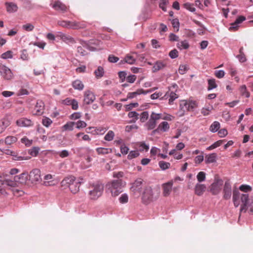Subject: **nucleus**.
<instances>
[{
	"mask_svg": "<svg viewBox=\"0 0 253 253\" xmlns=\"http://www.w3.org/2000/svg\"><path fill=\"white\" fill-rule=\"evenodd\" d=\"M126 182L122 179L113 180L107 184L108 190L113 197H117L123 192V188L126 186Z\"/></svg>",
	"mask_w": 253,
	"mask_h": 253,
	"instance_id": "nucleus-1",
	"label": "nucleus"
},
{
	"mask_svg": "<svg viewBox=\"0 0 253 253\" xmlns=\"http://www.w3.org/2000/svg\"><path fill=\"white\" fill-rule=\"evenodd\" d=\"M242 203L240 212H246L248 210L251 214L253 213V197H249L247 194H243L241 197Z\"/></svg>",
	"mask_w": 253,
	"mask_h": 253,
	"instance_id": "nucleus-2",
	"label": "nucleus"
},
{
	"mask_svg": "<svg viewBox=\"0 0 253 253\" xmlns=\"http://www.w3.org/2000/svg\"><path fill=\"white\" fill-rule=\"evenodd\" d=\"M88 192L89 199L92 200H96L102 195L104 186L100 183L93 184L90 186Z\"/></svg>",
	"mask_w": 253,
	"mask_h": 253,
	"instance_id": "nucleus-3",
	"label": "nucleus"
},
{
	"mask_svg": "<svg viewBox=\"0 0 253 253\" xmlns=\"http://www.w3.org/2000/svg\"><path fill=\"white\" fill-rule=\"evenodd\" d=\"M197 101L193 100H182L180 102L179 107L182 112L180 115L182 116L185 111H193L198 107Z\"/></svg>",
	"mask_w": 253,
	"mask_h": 253,
	"instance_id": "nucleus-4",
	"label": "nucleus"
},
{
	"mask_svg": "<svg viewBox=\"0 0 253 253\" xmlns=\"http://www.w3.org/2000/svg\"><path fill=\"white\" fill-rule=\"evenodd\" d=\"M142 202L147 205L153 202L156 198H154L153 189L151 187H146L142 195Z\"/></svg>",
	"mask_w": 253,
	"mask_h": 253,
	"instance_id": "nucleus-5",
	"label": "nucleus"
},
{
	"mask_svg": "<svg viewBox=\"0 0 253 253\" xmlns=\"http://www.w3.org/2000/svg\"><path fill=\"white\" fill-rule=\"evenodd\" d=\"M162 119V114L152 112L149 121L145 124L148 130L153 129L156 126L157 121Z\"/></svg>",
	"mask_w": 253,
	"mask_h": 253,
	"instance_id": "nucleus-6",
	"label": "nucleus"
},
{
	"mask_svg": "<svg viewBox=\"0 0 253 253\" xmlns=\"http://www.w3.org/2000/svg\"><path fill=\"white\" fill-rule=\"evenodd\" d=\"M143 180L141 178L136 179L131 183L130 190L134 195L140 194L142 188Z\"/></svg>",
	"mask_w": 253,
	"mask_h": 253,
	"instance_id": "nucleus-7",
	"label": "nucleus"
},
{
	"mask_svg": "<svg viewBox=\"0 0 253 253\" xmlns=\"http://www.w3.org/2000/svg\"><path fill=\"white\" fill-rule=\"evenodd\" d=\"M51 6L56 11L65 13L69 10V6L66 5L60 0H55L50 4Z\"/></svg>",
	"mask_w": 253,
	"mask_h": 253,
	"instance_id": "nucleus-8",
	"label": "nucleus"
},
{
	"mask_svg": "<svg viewBox=\"0 0 253 253\" xmlns=\"http://www.w3.org/2000/svg\"><path fill=\"white\" fill-rule=\"evenodd\" d=\"M0 73L2 78L6 80H10L13 77L11 70L4 65H0Z\"/></svg>",
	"mask_w": 253,
	"mask_h": 253,
	"instance_id": "nucleus-9",
	"label": "nucleus"
},
{
	"mask_svg": "<svg viewBox=\"0 0 253 253\" xmlns=\"http://www.w3.org/2000/svg\"><path fill=\"white\" fill-rule=\"evenodd\" d=\"M28 176L32 183H36L41 180V171L38 169H34L30 171Z\"/></svg>",
	"mask_w": 253,
	"mask_h": 253,
	"instance_id": "nucleus-10",
	"label": "nucleus"
},
{
	"mask_svg": "<svg viewBox=\"0 0 253 253\" xmlns=\"http://www.w3.org/2000/svg\"><path fill=\"white\" fill-rule=\"evenodd\" d=\"M96 99L94 93L90 90H86L84 93V103L89 105Z\"/></svg>",
	"mask_w": 253,
	"mask_h": 253,
	"instance_id": "nucleus-11",
	"label": "nucleus"
},
{
	"mask_svg": "<svg viewBox=\"0 0 253 253\" xmlns=\"http://www.w3.org/2000/svg\"><path fill=\"white\" fill-rule=\"evenodd\" d=\"M223 181L219 179H216L211 185L210 191L213 195L218 194L221 190Z\"/></svg>",
	"mask_w": 253,
	"mask_h": 253,
	"instance_id": "nucleus-12",
	"label": "nucleus"
},
{
	"mask_svg": "<svg viewBox=\"0 0 253 253\" xmlns=\"http://www.w3.org/2000/svg\"><path fill=\"white\" fill-rule=\"evenodd\" d=\"M14 185H15V183L13 181L8 182V181H6L3 182L0 180V197H5L7 194V191L8 189L5 188V186L9 185L13 186Z\"/></svg>",
	"mask_w": 253,
	"mask_h": 253,
	"instance_id": "nucleus-13",
	"label": "nucleus"
},
{
	"mask_svg": "<svg viewBox=\"0 0 253 253\" xmlns=\"http://www.w3.org/2000/svg\"><path fill=\"white\" fill-rule=\"evenodd\" d=\"M87 23L84 21H70L69 29L74 30L84 29L87 27Z\"/></svg>",
	"mask_w": 253,
	"mask_h": 253,
	"instance_id": "nucleus-14",
	"label": "nucleus"
},
{
	"mask_svg": "<svg viewBox=\"0 0 253 253\" xmlns=\"http://www.w3.org/2000/svg\"><path fill=\"white\" fill-rule=\"evenodd\" d=\"M232 194L231 185L228 180L225 182L223 188V198L228 200L231 198Z\"/></svg>",
	"mask_w": 253,
	"mask_h": 253,
	"instance_id": "nucleus-15",
	"label": "nucleus"
},
{
	"mask_svg": "<svg viewBox=\"0 0 253 253\" xmlns=\"http://www.w3.org/2000/svg\"><path fill=\"white\" fill-rule=\"evenodd\" d=\"M173 182L172 181L165 183L162 185L163 195L164 197L169 196L171 191Z\"/></svg>",
	"mask_w": 253,
	"mask_h": 253,
	"instance_id": "nucleus-16",
	"label": "nucleus"
},
{
	"mask_svg": "<svg viewBox=\"0 0 253 253\" xmlns=\"http://www.w3.org/2000/svg\"><path fill=\"white\" fill-rule=\"evenodd\" d=\"M28 174L26 172L21 173L19 175L15 176L14 179L15 182L19 183L21 184H26L28 179Z\"/></svg>",
	"mask_w": 253,
	"mask_h": 253,
	"instance_id": "nucleus-17",
	"label": "nucleus"
},
{
	"mask_svg": "<svg viewBox=\"0 0 253 253\" xmlns=\"http://www.w3.org/2000/svg\"><path fill=\"white\" fill-rule=\"evenodd\" d=\"M16 124L19 126L21 127H28L33 125V123L31 120L25 118L18 120L16 121Z\"/></svg>",
	"mask_w": 253,
	"mask_h": 253,
	"instance_id": "nucleus-18",
	"label": "nucleus"
},
{
	"mask_svg": "<svg viewBox=\"0 0 253 253\" xmlns=\"http://www.w3.org/2000/svg\"><path fill=\"white\" fill-rule=\"evenodd\" d=\"M246 20L245 17L243 16H240L238 17L235 21L232 23L231 25V26L230 27L229 30L230 31H235L238 30V25L240 23H241L242 22L245 21Z\"/></svg>",
	"mask_w": 253,
	"mask_h": 253,
	"instance_id": "nucleus-19",
	"label": "nucleus"
},
{
	"mask_svg": "<svg viewBox=\"0 0 253 253\" xmlns=\"http://www.w3.org/2000/svg\"><path fill=\"white\" fill-rule=\"evenodd\" d=\"M169 97V105L173 104V101L178 98V96L174 91H168L164 97H162L161 99H167Z\"/></svg>",
	"mask_w": 253,
	"mask_h": 253,
	"instance_id": "nucleus-20",
	"label": "nucleus"
},
{
	"mask_svg": "<svg viewBox=\"0 0 253 253\" xmlns=\"http://www.w3.org/2000/svg\"><path fill=\"white\" fill-rule=\"evenodd\" d=\"M80 181L78 180L74 182L73 184H72L69 187L71 192L73 194H76L79 191L80 185L83 182V179L82 178H80Z\"/></svg>",
	"mask_w": 253,
	"mask_h": 253,
	"instance_id": "nucleus-21",
	"label": "nucleus"
},
{
	"mask_svg": "<svg viewBox=\"0 0 253 253\" xmlns=\"http://www.w3.org/2000/svg\"><path fill=\"white\" fill-rule=\"evenodd\" d=\"M89 130L91 131L94 134L101 135L104 134L107 130L108 128L104 127H89L87 128Z\"/></svg>",
	"mask_w": 253,
	"mask_h": 253,
	"instance_id": "nucleus-22",
	"label": "nucleus"
},
{
	"mask_svg": "<svg viewBox=\"0 0 253 253\" xmlns=\"http://www.w3.org/2000/svg\"><path fill=\"white\" fill-rule=\"evenodd\" d=\"M44 104L42 101H38L35 106L34 111L35 114L36 115H41L43 112Z\"/></svg>",
	"mask_w": 253,
	"mask_h": 253,
	"instance_id": "nucleus-23",
	"label": "nucleus"
},
{
	"mask_svg": "<svg viewBox=\"0 0 253 253\" xmlns=\"http://www.w3.org/2000/svg\"><path fill=\"white\" fill-rule=\"evenodd\" d=\"M57 37H59L61 40L67 43H74L75 42L73 38L65 34L60 33L57 35Z\"/></svg>",
	"mask_w": 253,
	"mask_h": 253,
	"instance_id": "nucleus-24",
	"label": "nucleus"
},
{
	"mask_svg": "<svg viewBox=\"0 0 253 253\" xmlns=\"http://www.w3.org/2000/svg\"><path fill=\"white\" fill-rule=\"evenodd\" d=\"M241 195L238 190H234L233 193V201L235 207L239 206Z\"/></svg>",
	"mask_w": 253,
	"mask_h": 253,
	"instance_id": "nucleus-25",
	"label": "nucleus"
},
{
	"mask_svg": "<svg viewBox=\"0 0 253 253\" xmlns=\"http://www.w3.org/2000/svg\"><path fill=\"white\" fill-rule=\"evenodd\" d=\"M7 12L9 13H13L17 11L18 6L17 4L12 2H6L5 3Z\"/></svg>",
	"mask_w": 253,
	"mask_h": 253,
	"instance_id": "nucleus-26",
	"label": "nucleus"
},
{
	"mask_svg": "<svg viewBox=\"0 0 253 253\" xmlns=\"http://www.w3.org/2000/svg\"><path fill=\"white\" fill-rule=\"evenodd\" d=\"M166 65L167 63L165 61L161 60L157 61L154 64L152 68V71L153 72H156L164 68L166 66Z\"/></svg>",
	"mask_w": 253,
	"mask_h": 253,
	"instance_id": "nucleus-27",
	"label": "nucleus"
},
{
	"mask_svg": "<svg viewBox=\"0 0 253 253\" xmlns=\"http://www.w3.org/2000/svg\"><path fill=\"white\" fill-rule=\"evenodd\" d=\"M76 181V178L73 176H70L65 178L61 182L62 186L69 187L72 184Z\"/></svg>",
	"mask_w": 253,
	"mask_h": 253,
	"instance_id": "nucleus-28",
	"label": "nucleus"
},
{
	"mask_svg": "<svg viewBox=\"0 0 253 253\" xmlns=\"http://www.w3.org/2000/svg\"><path fill=\"white\" fill-rule=\"evenodd\" d=\"M206 186L204 184H197L195 188V194L198 196L202 195L205 191Z\"/></svg>",
	"mask_w": 253,
	"mask_h": 253,
	"instance_id": "nucleus-29",
	"label": "nucleus"
},
{
	"mask_svg": "<svg viewBox=\"0 0 253 253\" xmlns=\"http://www.w3.org/2000/svg\"><path fill=\"white\" fill-rule=\"evenodd\" d=\"M216 158L217 155L214 153L207 155L205 156V163L208 164L214 163L216 162Z\"/></svg>",
	"mask_w": 253,
	"mask_h": 253,
	"instance_id": "nucleus-30",
	"label": "nucleus"
},
{
	"mask_svg": "<svg viewBox=\"0 0 253 253\" xmlns=\"http://www.w3.org/2000/svg\"><path fill=\"white\" fill-rule=\"evenodd\" d=\"M72 86L75 89L82 90L84 88V84L80 80H76L73 82Z\"/></svg>",
	"mask_w": 253,
	"mask_h": 253,
	"instance_id": "nucleus-31",
	"label": "nucleus"
},
{
	"mask_svg": "<svg viewBox=\"0 0 253 253\" xmlns=\"http://www.w3.org/2000/svg\"><path fill=\"white\" fill-rule=\"evenodd\" d=\"M239 91L242 96L249 98L250 96V93L247 90L246 85H242L239 88Z\"/></svg>",
	"mask_w": 253,
	"mask_h": 253,
	"instance_id": "nucleus-32",
	"label": "nucleus"
},
{
	"mask_svg": "<svg viewBox=\"0 0 253 253\" xmlns=\"http://www.w3.org/2000/svg\"><path fill=\"white\" fill-rule=\"evenodd\" d=\"M169 128V123L167 122H163L160 124L159 125L157 129L156 130H160L163 131H167Z\"/></svg>",
	"mask_w": 253,
	"mask_h": 253,
	"instance_id": "nucleus-33",
	"label": "nucleus"
},
{
	"mask_svg": "<svg viewBox=\"0 0 253 253\" xmlns=\"http://www.w3.org/2000/svg\"><path fill=\"white\" fill-rule=\"evenodd\" d=\"M143 89L140 88L136 90V91L129 92L127 95V99H132L135 97L137 95L143 94Z\"/></svg>",
	"mask_w": 253,
	"mask_h": 253,
	"instance_id": "nucleus-34",
	"label": "nucleus"
},
{
	"mask_svg": "<svg viewBox=\"0 0 253 253\" xmlns=\"http://www.w3.org/2000/svg\"><path fill=\"white\" fill-rule=\"evenodd\" d=\"M17 138L14 136H8L4 139V143L7 145H11L17 141Z\"/></svg>",
	"mask_w": 253,
	"mask_h": 253,
	"instance_id": "nucleus-35",
	"label": "nucleus"
},
{
	"mask_svg": "<svg viewBox=\"0 0 253 253\" xmlns=\"http://www.w3.org/2000/svg\"><path fill=\"white\" fill-rule=\"evenodd\" d=\"M96 151L98 155H105L112 152V149L106 148H97Z\"/></svg>",
	"mask_w": 253,
	"mask_h": 253,
	"instance_id": "nucleus-36",
	"label": "nucleus"
},
{
	"mask_svg": "<svg viewBox=\"0 0 253 253\" xmlns=\"http://www.w3.org/2000/svg\"><path fill=\"white\" fill-rule=\"evenodd\" d=\"M220 123L217 121H214L210 126V130L212 132H216L220 128Z\"/></svg>",
	"mask_w": 253,
	"mask_h": 253,
	"instance_id": "nucleus-37",
	"label": "nucleus"
},
{
	"mask_svg": "<svg viewBox=\"0 0 253 253\" xmlns=\"http://www.w3.org/2000/svg\"><path fill=\"white\" fill-rule=\"evenodd\" d=\"M75 124V122H69L67 123L65 125L62 126L63 130L67 131H72L74 129V126Z\"/></svg>",
	"mask_w": 253,
	"mask_h": 253,
	"instance_id": "nucleus-38",
	"label": "nucleus"
},
{
	"mask_svg": "<svg viewBox=\"0 0 253 253\" xmlns=\"http://www.w3.org/2000/svg\"><path fill=\"white\" fill-rule=\"evenodd\" d=\"M176 46L179 49H186L189 48V44L186 41H183L178 42Z\"/></svg>",
	"mask_w": 253,
	"mask_h": 253,
	"instance_id": "nucleus-39",
	"label": "nucleus"
},
{
	"mask_svg": "<svg viewBox=\"0 0 253 253\" xmlns=\"http://www.w3.org/2000/svg\"><path fill=\"white\" fill-rule=\"evenodd\" d=\"M135 61V59L132 55H127L126 56L124 61H121V62L127 63L129 64H133Z\"/></svg>",
	"mask_w": 253,
	"mask_h": 253,
	"instance_id": "nucleus-40",
	"label": "nucleus"
},
{
	"mask_svg": "<svg viewBox=\"0 0 253 253\" xmlns=\"http://www.w3.org/2000/svg\"><path fill=\"white\" fill-rule=\"evenodd\" d=\"M94 73L95 74V77L97 78H100L102 77H103V76L104 75V69L101 66H99L97 68V70H96L94 71Z\"/></svg>",
	"mask_w": 253,
	"mask_h": 253,
	"instance_id": "nucleus-41",
	"label": "nucleus"
},
{
	"mask_svg": "<svg viewBox=\"0 0 253 253\" xmlns=\"http://www.w3.org/2000/svg\"><path fill=\"white\" fill-rule=\"evenodd\" d=\"M208 89L209 90H211L213 88H215L217 85L216 84L215 80L214 79H209L208 81Z\"/></svg>",
	"mask_w": 253,
	"mask_h": 253,
	"instance_id": "nucleus-42",
	"label": "nucleus"
},
{
	"mask_svg": "<svg viewBox=\"0 0 253 253\" xmlns=\"http://www.w3.org/2000/svg\"><path fill=\"white\" fill-rule=\"evenodd\" d=\"M159 166L162 170H166L169 168L170 164L163 161L159 162Z\"/></svg>",
	"mask_w": 253,
	"mask_h": 253,
	"instance_id": "nucleus-43",
	"label": "nucleus"
},
{
	"mask_svg": "<svg viewBox=\"0 0 253 253\" xmlns=\"http://www.w3.org/2000/svg\"><path fill=\"white\" fill-rule=\"evenodd\" d=\"M52 124V121L49 118L43 117L42 124L45 127H49Z\"/></svg>",
	"mask_w": 253,
	"mask_h": 253,
	"instance_id": "nucleus-44",
	"label": "nucleus"
},
{
	"mask_svg": "<svg viewBox=\"0 0 253 253\" xmlns=\"http://www.w3.org/2000/svg\"><path fill=\"white\" fill-rule=\"evenodd\" d=\"M115 133L112 130H109L104 136V139L108 141H110L114 139Z\"/></svg>",
	"mask_w": 253,
	"mask_h": 253,
	"instance_id": "nucleus-45",
	"label": "nucleus"
},
{
	"mask_svg": "<svg viewBox=\"0 0 253 253\" xmlns=\"http://www.w3.org/2000/svg\"><path fill=\"white\" fill-rule=\"evenodd\" d=\"M119 201L121 204L127 203L128 201V196L127 194H123L119 198Z\"/></svg>",
	"mask_w": 253,
	"mask_h": 253,
	"instance_id": "nucleus-46",
	"label": "nucleus"
},
{
	"mask_svg": "<svg viewBox=\"0 0 253 253\" xmlns=\"http://www.w3.org/2000/svg\"><path fill=\"white\" fill-rule=\"evenodd\" d=\"M70 21L67 20H60L57 22L58 25L61 26L63 28L69 29L70 28Z\"/></svg>",
	"mask_w": 253,
	"mask_h": 253,
	"instance_id": "nucleus-47",
	"label": "nucleus"
},
{
	"mask_svg": "<svg viewBox=\"0 0 253 253\" xmlns=\"http://www.w3.org/2000/svg\"><path fill=\"white\" fill-rule=\"evenodd\" d=\"M206 173L204 171L199 172L197 175V179L198 182H202L206 179Z\"/></svg>",
	"mask_w": 253,
	"mask_h": 253,
	"instance_id": "nucleus-48",
	"label": "nucleus"
},
{
	"mask_svg": "<svg viewBox=\"0 0 253 253\" xmlns=\"http://www.w3.org/2000/svg\"><path fill=\"white\" fill-rule=\"evenodd\" d=\"M169 3V0H160L159 2V7L164 11H167L166 5Z\"/></svg>",
	"mask_w": 253,
	"mask_h": 253,
	"instance_id": "nucleus-49",
	"label": "nucleus"
},
{
	"mask_svg": "<svg viewBox=\"0 0 253 253\" xmlns=\"http://www.w3.org/2000/svg\"><path fill=\"white\" fill-rule=\"evenodd\" d=\"M223 140H218L214 142L213 144L208 147L207 149L211 150L220 146L222 144Z\"/></svg>",
	"mask_w": 253,
	"mask_h": 253,
	"instance_id": "nucleus-50",
	"label": "nucleus"
},
{
	"mask_svg": "<svg viewBox=\"0 0 253 253\" xmlns=\"http://www.w3.org/2000/svg\"><path fill=\"white\" fill-rule=\"evenodd\" d=\"M139 155V153L137 151H131L127 156V159L131 160L137 157Z\"/></svg>",
	"mask_w": 253,
	"mask_h": 253,
	"instance_id": "nucleus-51",
	"label": "nucleus"
},
{
	"mask_svg": "<svg viewBox=\"0 0 253 253\" xmlns=\"http://www.w3.org/2000/svg\"><path fill=\"white\" fill-rule=\"evenodd\" d=\"M148 112L147 111H144L140 114V120L142 123L145 122L148 119Z\"/></svg>",
	"mask_w": 253,
	"mask_h": 253,
	"instance_id": "nucleus-52",
	"label": "nucleus"
},
{
	"mask_svg": "<svg viewBox=\"0 0 253 253\" xmlns=\"http://www.w3.org/2000/svg\"><path fill=\"white\" fill-rule=\"evenodd\" d=\"M22 28L28 32H30L34 29V26L31 23H27L22 26Z\"/></svg>",
	"mask_w": 253,
	"mask_h": 253,
	"instance_id": "nucleus-53",
	"label": "nucleus"
},
{
	"mask_svg": "<svg viewBox=\"0 0 253 253\" xmlns=\"http://www.w3.org/2000/svg\"><path fill=\"white\" fill-rule=\"evenodd\" d=\"M171 24L173 28L176 30V31H178L179 27V22L178 19L175 18L172 19L171 21Z\"/></svg>",
	"mask_w": 253,
	"mask_h": 253,
	"instance_id": "nucleus-54",
	"label": "nucleus"
},
{
	"mask_svg": "<svg viewBox=\"0 0 253 253\" xmlns=\"http://www.w3.org/2000/svg\"><path fill=\"white\" fill-rule=\"evenodd\" d=\"M53 178V177H52V175L50 174H47L44 177V179L45 180L44 182V184L46 186H47V185H50V184L49 183L50 182H51V180Z\"/></svg>",
	"mask_w": 253,
	"mask_h": 253,
	"instance_id": "nucleus-55",
	"label": "nucleus"
},
{
	"mask_svg": "<svg viewBox=\"0 0 253 253\" xmlns=\"http://www.w3.org/2000/svg\"><path fill=\"white\" fill-rule=\"evenodd\" d=\"M22 143L25 144L26 146H30L32 143V140H29L27 137L25 136L21 139Z\"/></svg>",
	"mask_w": 253,
	"mask_h": 253,
	"instance_id": "nucleus-56",
	"label": "nucleus"
},
{
	"mask_svg": "<svg viewBox=\"0 0 253 253\" xmlns=\"http://www.w3.org/2000/svg\"><path fill=\"white\" fill-rule=\"evenodd\" d=\"M75 124H76V127L78 129L84 128L86 126V123L83 121H79L75 123Z\"/></svg>",
	"mask_w": 253,
	"mask_h": 253,
	"instance_id": "nucleus-57",
	"label": "nucleus"
},
{
	"mask_svg": "<svg viewBox=\"0 0 253 253\" xmlns=\"http://www.w3.org/2000/svg\"><path fill=\"white\" fill-rule=\"evenodd\" d=\"M169 56L171 58L174 59L178 57V52L176 49H174L169 52Z\"/></svg>",
	"mask_w": 253,
	"mask_h": 253,
	"instance_id": "nucleus-58",
	"label": "nucleus"
},
{
	"mask_svg": "<svg viewBox=\"0 0 253 253\" xmlns=\"http://www.w3.org/2000/svg\"><path fill=\"white\" fill-rule=\"evenodd\" d=\"M214 75L216 78L221 79L224 76L225 72L223 70L215 71L214 72Z\"/></svg>",
	"mask_w": 253,
	"mask_h": 253,
	"instance_id": "nucleus-59",
	"label": "nucleus"
},
{
	"mask_svg": "<svg viewBox=\"0 0 253 253\" xmlns=\"http://www.w3.org/2000/svg\"><path fill=\"white\" fill-rule=\"evenodd\" d=\"M183 6L186 9L191 12H194L195 8L193 7V5L189 3H185L183 4Z\"/></svg>",
	"mask_w": 253,
	"mask_h": 253,
	"instance_id": "nucleus-60",
	"label": "nucleus"
},
{
	"mask_svg": "<svg viewBox=\"0 0 253 253\" xmlns=\"http://www.w3.org/2000/svg\"><path fill=\"white\" fill-rule=\"evenodd\" d=\"M58 154L61 158H64L69 156V152L68 150H64L58 152Z\"/></svg>",
	"mask_w": 253,
	"mask_h": 253,
	"instance_id": "nucleus-61",
	"label": "nucleus"
},
{
	"mask_svg": "<svg viewBox=\"0 0 253 253\" xmlns=\"http://www.w3.org/2000/svg\"><path fill=\"white\" fill-rule=\"evenodd\" d=\"M239 189L241 191L247 192L252 190L251 187L249 185H242L240 186Z\"/></svg>",
	"mask_w": 253,
	"mask_h": 253,
	"instance_id": "nucleus-62",
	"label": "nucleus"
},
{
	"mask_svg": "<svg viewBox=\"0 0 253 253\" xmlns=\"http://www.w3.org/2000/svg\"><path fill=\"white\" fill-rule=\"evenodd\" d=\"M139 147L141 151L145 150L147 151L149 148V146L146 145L144 142H140L139 144Z\"/></svg>",
	"mask_w": 253,
	"mask_h": 253,
	"instance_id": "nucleus-63",
	"label": "nucleus"
},
{
	"mask_svg": "<svg viewBox=\"0 0 253 253\" xmlns=\"http://www.w3.org/2000/svg\"><path fill=\"white\" fill-rule=\"evenodd\" d=\"M188 69L187 66L185 65H181L179 67V73L182 75L184 74L187 71Z\"/></svg>",
	"mask_w": 253,
	"mask_h": 253,
	"instance_id": "nucleus-64",
	"label": "nucleus"
}]
</instances>
